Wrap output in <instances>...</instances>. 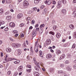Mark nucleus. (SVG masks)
Here are the masks:
<instances>
[{
    "instance_id": "1",
    "label": "nucleus",
    "mask_w": 76,
    "mask_h": 76,
    "mask_svg": "<svg viewBox=\"0 0 76 76\" xmlns=\"http://www.w3.org/2000/svg\"><path fill=\"white\" fill-rule=\"evenodd\" d=\"M23 7L24 8H27L28 7V4L29 3L28 2L26 1H24L23 2Z\"/></svg>"
},
{
    "instance_id": "2",
    "label": "nucleus",
    "mask_w": 76,
    "mask_h": 76,
    "mask_svg": "<svg viewBox=\"0 0 76 76\" xmlns=\"http://www.w3.org/2000/svg\"><path fill=\"white\" fill-rule=\"evenodd\" d=\"M37 65H36L37 66H34V68L36 70L37 72H39V69H41V68L37 63Z\"/></svg>"
},
{
    "instance_id": "3",
    "label": "nucleus",
    "mask_w": 76,
    "mask_h": 76,
    "mask_svg": "<svg viewBox=\"0 0 76 76\" xmlns=\"http://www.w3.org/2000/svg\"><path fill=\"white\" fill-rule=\"evenodd\" d=\"M36 35H37V32H36V31L33 30V31L32 34L31 35L32 37H35V36H36Z\"/></svg>"
},
{
    "instance_id": "4",
    "label": "nucleus",
    "mask_w": 76,
    "mask_h": 76,
    "mask_svg": "<svg viewBox=\"0 0 76 76\" xmlns=\"http://www.w3.org/2000/svg\"><path fill=\"white\" fill-rule=\"evenodd\" d=\"M10 26V27H11V28H13L14 27H15V23L13 22H11L9 24Z\"/></svg>"
},
{
    "instance_id": "5",
    "label": "nucleus",
    "mask_w": 76,
    "mask_h": 76,
    "mask_svg": "<svg viewBox=\"0 0 76 76\" xmlns=\"http://www.w3.org/2000/svg\"><path fill=\"white\" fill-rule=\"evenodd\" d=\"M52 0H49L48 1H46V3H45L47 4L48 5H50V4L51 3H52V1H51Z\"/></svg>"
},
{
    "instance_id": "6",
    "label": "nucleus",
    "mask_w": 76,
    "mask_h": 76,
    "mask_svg": "<svg viewBox=\"0 0 76 76\" xmlns=\"http://www.w3.org/2000/svg\"><path fill=\"white\" fill-rule=\"evenodd\" d=\"M34 74L35 76H39V73L36 71H34Z\"/></svg>"
},
{
    "instance_id": "7",
    "label": "nucleus",
    "mask_w": 76,
    "mask_h": 76,
    "mask_svg": "<svg viewBox=\"0 0 76 76\" xmlns=\"http://www.w3.org/2000/svg\"><path fill=\"white\" fill-rule=\"evenodd\" d=\"M52 57V56H51V55L50 54H48L47 55V56H46V57L47 58H51V57Z\"/></svg>"
},
{
    "instance_id": "8",
    "label": "nucleus",
    "mask_w": 76,
    "mask_h": 76,
    "mask_svg": "<svg viewBox=\"0 0 76 76\" xmlns=\"http://www.w3.org/2000/svg\"><path fill=\"white\" fill-rule=\"evenodd\" d=\"M61 12L63 15H66V10L64 9H63L61 10Z\"/></svg>"
},
{
    "instance_id": "9",
    "label": "nucleus",
    "mask_w": 76,
    "mask_h": 76,
    "mask_svg": "<svg viewBox=\"0 0 76 76\" xmlns=\"http://www.w3.org/2000/svg\"><path fill=\"white\" fill-rule=\"evenodd\" d=\"M18 19H20L21 18H22V16H23V14L21 13L19 14L18 15Z\"/></svg>"
},
{
    "instance_id": "10",
    "label": "nucleus",
    "mask_w": 76,
    "mask_h": 76,
    "mask_svg": "<svg viewBox=\"0 0 76 76\" xmlns=\"http://www.w3.org/2000/svg\"><path fill=\"white\" fill-rule=\"evenodd\" d=\"M6 51L7 53H10L11 51H12V50L9 48H8L6 49Z\"/></svg>"
},
{
    "instance_id": "11",
    "label": "nucleus",
    "mask_w": 76,
    "mask_h": 76,
    "mask_svg": "<svg viewBox=\"0 0 76 76\" xmlns=\"http://www.w3.org/2000/svg\"><path fill=\"white\" fill-rule=\"evenodd\" d=\"M34 50L36 53H37L38 51V46H35L34 47Z\"/></svg>"
},
{
    "instance_id": "12",
    "label": "nucleus",
    "mask_w": 76,
    "mask_h": 76,
    "mask_svg": "<svg viewBox=\"0 0 76 76\" xmlns=\"http://www.w3.org/2000/svg\"><path fill=\"white\" fill-rule=\"evenodd\" d=\"M16 60V59H15L14 58H7V60L8 61H12V60Z\"/></svg>"
},
{
    "instance_id": "13",
    "label": "nucleus",
    "mask_w": 76,
    "mask_h": 76,
    "mask_svg": "<svg viewBox=\"0 0 76 76\" xmlns=\"http://www.w3.org/2000/svg\"><path fill=\"white\" fill-rule=\"evenodd\" d=\"M22 70V66H20L18 67V70L19 72H21Z\"/></svg>"
},
{
    "instance_id": "14",
    "label": "nucleus",
    "mask_w": 76,
    "mask_h": 76,
    "mask_svg": "<svg viewBox=\"0 0 76 76\" xmlns=\"http://www.w3.org/2000/svg\"><path fill=\"white\" fill-rule=\"evenodd\" d=\"M39 53L40 54V57H43V54H44L43 52H42V51H41V50H40Z\"/></svg>"
},
{
    "instance_id": "15",
    "label": "nucleus",
    "mask_w": 76,
    "mask_h": 76,
    "mask_svg": "<svg viewBox=\"0 0 76 76\" xmlns=\"http://www.w3.org/2000/svg\"><path fill=\"white\" fill-rule=\"evenodd\" d=\"M12 3L11 0H7L6 1V4H10V3Z\"/></svg>"
},
{
    "instance_id": "16",
    "label": "nucleus",
    "mask_w": 76,
    "mask_h": 76,
    "mask_svg": "<svg viewBox=\"0 0 76 76\" xmlns=\"http://www.w3.org/2000/svg\"><path fill=\"white\" fill-rule=\"evenodd\" d=\"M56 36L57 38H59L60 37V36H61V34H59V33H58L56 34Z\"/></svg>"
},
{
    "instance_id": "17",
    "label": "nucleus",
    "mask_w": 76,
    "mask_h": 76,
    "mask_svg": "<svg viewBox=\"0 0 76 76\" xmlns=\"http://www.w3.org/2000/svg\"><path fill=\"white\" fill-rule=\"evenodd\" d=\"M6 19L7 20H10L12 19V16H8L6 17Z\"/></svg>"
},
{
    "instance_id": "18",
    "label": "nucleus",
    "mask_w": 76,
    "mask_h": 76,
    "mask_svg": "<svg viewBox=\"0 0 76 76\" xmlns=\"http://www.w3.org/2000/svg\"><path fill=\"white\" fill-rule=\"evenodd\" d=\"M65 58V55L63 54L61 56L59 59L60 60H61V59H62V58Z\"/></svg>"
},
{
    "instance_id": "19",
    "label": "nucleus",
    "mask_w": 76,
    "mask_h": 76,
    "mask_svg": "<svg viewBox=\"0 0 76 76\" xmlns=\"http://www.w3.org/2000/svg\"><path fill=\"white\" fill-rule=\"evenodd\" d=\"M18 56H20V54H21V53H22L21 51V50L20 49H18Z\"/></svg>"
},
{
    "instance_id": "20",
    "label": "nucleus",
    "mask_w": 76,
    "mask_h": 76,
    "mask_svg": "<svg viewBox=\"0 0 76 76\" xmlns=\"http://www.w3.org/2000/svg\"><path fill=\"white\" fill-rule=\"evenodd\" d=\"M21 46V45L19 44H17L16 45L15 48H18Z\"/></svg>"
},
{
    "instance_id": "21",
    "label": "nucleus",
    "mask_w": 76,
    "mask_h": 76,
    "mask_svg": "<svg viewBox=\"0 0 76 76\" xmlns=\"http://www.w3.org/2000/svg\"><path fill=\"white\" fill-rule=\"evenodd\" d=\"M43 32V30H42V28H40L39 30V32L40 34H42Z\"/></svg>"
},
{
    "instance_id": "22",
    "label": "nucleus",
    "mask_w": 76,
    "mask_h": 76,
    "mask_svg": "<svg viewBox=\"0 0 76 76\" xmlns=\"http://www.w3.org/2000/svg\"><path fill=\"white\" fill-rule=\"evenodd\" d=\"M51 43V42L50 41V40H47L46 41V44L47 45H49V44H50Z\"/></svg>"
},
{
    "instance_id": "23",
    "label": "nucleus",
    "mask_w": 76,
    "mask_h": 76,
    "mask_svg": "<svg viewBox=\"0 0 76 76\" xmlns=\"http://www.w3.org/2000/svg\"><path fill=\"white\" fill-rule=\"evenodd\" d=\"M69 27L71 28V29H73L74 28V26L73 25L71 24L69 26Z\"/></svg>"
},
{
    "instance_id": "24",
    "label": "nucleus",
    "mask_w": 76,
    "mask_h": 76,
    "mask_svg": "<svg viewBox=\"0 0 76 76\" xmlns=\"http://www.w3.org/2000/svg\"><path fill=\"white\" fill-rule=\"evenodd\" d=\"M3 13V9H1L0 10V14L1 15Z\"/></svg>"
},
{
    "instance_id": "25",
    "label": "nucleus",
    "mask_w": 76,
    "mask_h": 76,
    "mask_svg": "<svg viewBox=\"0 0 76 76\" xmlns=\"http://www.w3.org/2000/svg\"><path fill=\"white\" fill-rule=\"evenodd\" d=\"M61 1L64 4H65L66 3V0H61Z\"/></svg>"
},
{
    "instance_id": "26",
    "label": "nucleus",
    "mask_w": 76,
    "mask_h": 76,
    "mask_svg": "<svg viewBox=\"0 0 76 76\" xmlns=\"http://www.w3.org/2000/svg\"><path fill=\"white\" fill-rule=\"evenodd\" d=\"M76 45L75 43H74L72 46V48H75V47H76Z\"/></svg>"
},
{
    "instance_id": "27",
    "label": "nucleus",
    "mask_w": 76,
    "mask_h": 76,
    "mask_svg": "<svg viewBox=\"0 0 76 76\" xmlns=\"http://www.w3.org/2000/svg\"><path fill=\"white\" fill-rule=\"evenodd\" d=\"M39 1V0H35L34 1V3H38Z\"/></svg>"
},
{
    "instance_id": "28",
    "label": "nucleus",
    "mask_w": 76,
    "mask_h": 76,
    "mask_svg": "<svg viewBox=\"0 0 76 76\" xmlns=\"http://www.w3.org/2000/svg\"><path fill=\"white\" fill-rule=\"evenodd\" d=\"M33 61H34V63L36 65H37V62H36V59H35V58H33Z\"/></svg>"
},
{
    "instance_id": "29",
    "label": "nucleus",
    "mask_w": 76,
    "mask_h": 76,
    "mask_svg": "<svg viewBox=\"0 0 76 76\" xmlns=\"http://www.w3.org/2000/svg\"><path fill=\"white\" fill-rule=\"evenodd\" d=\"M23 47L25 48V47H26V43L25 42H24L23 43V44L22 45Z\"/></svg>"
},
{
    "instance_id": "30",
    "label": "nucleus",
    "mask_w": 76,
    "mask_h": 76,
    "mask_svg": "<svg viewBox=\"0 0 76 76\" xmlns=\"http://www.w3.org/2000/svg\"><path fill=\"white\" fill-rule=\"evenodd\" d=\"M61 52L60 51V50H58L56 51V53L57 54H60L61 53Z\"/></svg>"
},
{
    "instance_id": "31",
    "label": "nucleus",
    "mask_w": 76,
    "mask_h": 76,
    "mask_svg": "<svg viewBox=\"0 0 76 76\" xmlns=\"http://www.w3.org/2000/svg\"><path fill=\"white\" fill-rule=\"evenodd\" d=\"M58 6H60V5H61V1H59L58 2Z\"/></svg>"
},
{
    "instance_id": "32",
    "label": "nucleus",
    "mask_w": 76,
    "mask_h": 76,
    "mask_svg": "<svg viewBox=\"0 0 76 76\" xmlns=\"http://www.w3.org/2000/svg\"><path fill=\"white\" fill-rule=\"evenodd\" d=\"M45 26V25L44 24H41L40 26V28H42V27H44V26Z\"/></svg>"
},
{
    "instance_id": "33",
    "label": "nucleus",
    "mask_w": 76,
    "mask_h": 76,
    "mask_svg": "<svg viewBox=\"0 0 76 76\" xmlns=\"http://www.w3.org/2000/svg\"><path fill=\"white\" fill-rule=\"evenodd\" d=\"M18 31L16 30H14L13 31V33L14 34H18Z\"/></svg>"
},
{
    "instance_id": "34",
    "label": "nucleus",
    "mask_w": 76,
    "mask_h": 76,
    "mask_svg": "<svg viewBox=\"0 0 76 76\" xmlns=\"http://www.w3.org/2000/svg\"><path fill=\"white\" fill-rule=\"evenodd\" d=\"M73 37L74 38H76V32H75L73 34Z\"/></svg>"
},
{
    "instance_id": "35",
    "label": "nucleus",
    "mask_w": 76,
    "mask_h": 76,
    "mask_svg": "<svg viewBox=\"0 0 76 76\" xmlns=\"http://www.w3.org/2000/svg\"><path fill=\"white\" fill-rule=\"evenodd\" d=\"M16 44H15V43H12V47L16 48Z\"/></svg>"
},
{
    "instance_id": "36",
    "label": "nucleus",
    "mask_w": 76,
    "mask_h": 76,
    "mask_svg": "<svg viewBox=\"0 0 76 76\" xmlns=\"http://www.w3.org/2000/svg\"><path fill=\"white\" fill-rule=\"evenodd\" d=\"M60 66L61 67H64V64H61L60 65Z\"/></svg>"
},
{
    "instance_id": "37",
    "label": "nucleus",
    "mask_w": 76,
    "mask_h": 76,
    "mask_svg": "<svg viewBox=\"0 0 76 76\" xmlns=\"http://www.w3.org/2000/svg\"><path fill=\"white\" fill-rule=\"evenodd\" d=\"M66 69L68 70H69V71H70V70H71V69H70V68L69 66L66 67Z\"/></svg>"
},
{
    "instance_id": "38",
    "label": "nucleus",
    "mask_w": 76,
    "mask_h": 76,
    "mask_svg": "<svg viewBox=\"0 0 76 76\" xmlns=\"http://www.w3.org/2000/svg\"><path fill=\"white\" fill-rule=\"evenodd\" d=\"M32 10L34 11H36L37 10V7H34L32 9Z\"/></svg>"
},
{
    "instance_id": "39",
    "label": "nucleus",
    "mask_w": 76,
    "mask_h": 76,
    "mask_svg": "<svg viewBox=\"0 0 76 76\" xmlns=\"http://www.w3.org/2000/svg\"><path fill=\"white\" fill-rule=\"evenodd\" d=\"M49 33L50 34H51L52 35H54V33L52 31L50 32Z\"/></svg>"
},
{
    "instance_id": "40",
    "label": "nucleus",
    "mask_w": 76,
    "mask_h": 76,
    "mask_svg": "<svg viewBox=\"0 0 76 76\" xmlns=\"http://www.w3.org/2000/svg\"><path fill=\"white\" fill-rule=\"evenodd\" d=\"M26 67L28 68H31V65H27Z\"/></svg>"
},
{
    "instance_id": "41",
    "label": "nucleus",
    "mask_w": 76,
    "mask_h": 76,
    "mask_svg": "<svg viewBox=\"0 0 76 76\" xmlns=\"http://www.w3.org/2000/svg\"><path fill=\"white\" fill-rule=\"evenodd\" d=\"M44 7H45V6H44V5H42L40 7V9L42 10V9H44Z\"/></svg>"
},
{
    "instance_id": "42",
    "label": "nucleus",
    "mask_w": 76,
    "mask_h": 76,
    "mask_svg": "<svg viewBox=\"0 0 76 76\" xmlns=\"http://www.w3.org/2000/svg\"><path fill=\"white\" fill-rule=\"evenodd\" d=\"M7 74L8 75H10V74H11V71H9L7 72Z\"/></svg>"
},
{
    "instance_id": "43",
    "label": "nucleus",
    "mask_w": 76,
    "mask_h": 76,
    "mask_svg": "<svg viewBox=\"0 0 76 76\" xmlns=\"http://www.w3.org/2000/svg\"><path fill=\"white\" fill-rule=\"evenodd\" d=\"M26 70L27 72H30L31 71V69H26Z\"/></svg>"
},
{
    "instance_id": "44",
    "label": "nucleus",
    "mask_w": 76,
    "mask_h": 76,
    "mask_svg": "<svg viewBox=\"0 0 76 76\" xmlns=\"http://www.w3.org/2000/svg\"><path fill=\"white\" fill-rule=\"evenodd\" d=\"M23 26H24V24H23V23L21 24L20 25V27H22Z\"/></svg>"
},
{
    "instance_id": "45",
    "label": "nucleus",
    "mask_w": 76,
    "mask_h": 76,
    "mask_svg": "<svg viewBox=\"0 0 76 76\" xmlns=\"http://www.w3.org/2000/svg\"><path fill=\"white\" fill-rule=\"evenodd\" d=\"M63 72L62 71H59L58 72V73H63Z\"/></svg>"
},
{
    "instance_id": "46",
    "label": "nucleus",
    "mask_w": 76,
    "mask_h": 76,
    "mask_svg": "<svg viewBox=\"0 0 76 76\" xmlns=\"http://www.w3.org/2000/svg\"><path fill=\"white\" fill-rule=\"evenodd\" d=\"M5 31H7L8 30H9V28H8V27H7L6 28L4 29Z\"/></svg>"
},
{
    "instance_id": "47",
    "label": "nucleus",
    "mask_w": 76,
    "mask_h": 76,
    "mask_svg": "<svg viewBox=\"0 0 76 76\" xmlns=\"http://www.w3.org/2000/svg\"><path fill=\"white\" fill-rule=\"evenodd\" d=\"M18 74V72H16L15 73L14 76H17Z\"/></svg>"
},
{
    "instance_id": "48",
    "label": "nucleus",
    "mask_w": 76,
    "mask_h": 76,
    "mask_svg": "<svg viewBox=\"0 0 76 76\" xmlns=\"http://www.w3.org/2000/svg\"><path fill=\"white\" fill-rule=\"evenodd\" d=\"M74 10H75L73 12V14L74 13H75V12H76V7H75L74 8Z\"/></svg>"
},
{
    "instance_id": "49",
    "label": "nucleus",
    "mask_w": 76,
    "mask_h": 76,
    "mask_svg": "<svg viewBox=\"0 0 76 76\" xmlns=\"http://www.w3.org/2000/svg\"><path fill=\"white\" fill-rule=\"evenodd\" d=\"M30 19H31V18H30V17H28L27 18L26 20L27 21H28V20H30Z\"/></svg>"
},
{
    "instance_id": "50",
    "label": "nucleus",
    "mask_w": 76,
    "mask_h": 76,
    "mask_svg": "<svg viewBox=\"0 0 76 76\" xmlns=\"http://www.w3.org/2000/svg\"><path fill=\"white\" fill-rule=\"evenodd\" d=\"M67 43H66V44H65L63 45V47H67Z\"/></svg>"
},
{
    "instance_id": "51",
    "label": "nucleus",
    "mask_w": 76,
    "mask_h": 76,
    "mask_svg": "<svg viewBox=\"0 0 76 76\" xmlns=\"http://www.w3.org/2000/svg\"><path fill=\"white\" fill-rule=\"evenodd\" d=\"M65 64H69V62L68 61H66L65 62Z\"/></svg>"
},
{
    "instance_id": "52",
    "label": "nucleus",
    "mask_w": 76,
    "mask_h": 76,
    "mask_svg": "<svg viewBox=\"0 0 76 76\" xmlns=\"http://www.w3.org/2000/svg\"><path fill=\"white\" fill-rule=\"evenodd\" d=\"M10 40V41H14V40L13 39L11 38H9Z\"/></svg>"
},
{
    "instance_id": "53",
    "label": "nucleus",
    "mask_w": 76,
    "mask_h": 76,
    "mask_svg": "<svg viewBox=\"0 0 76 76\" xmlns=\"http://www.w3.org/2000/svg\"><path fill=\"white\" fill-rule=\"evenodd\" d=\"M0 23L1 25H3V24H4V21H2Z\"/></svg>"
},
{
    "instance_id": "54",
    "label": "nucleus",
    "mask_w": 76,
    "mask_h": 76,
    "mask_svg": "<svg viewBox=\"0 0 76 76\" xmlns=\"http://www.w3.org/2000/svg\"><path fill=\"white\" fill-rule=\"evenodd\" d=\"M23 37H24V35H23V34L22 33L21 34V38H23Z\"/></svg>"
},
{
    "instance_id": "55",
    "label": "nucleus",
    "mask_w": 76,
    "mask_h": 76,
    "mask_svg": "<svg viewBox=\"0 0 76 76\" xmlns=\"http://www.w3.org/2000/svg\"><path fill=\"white\" fill-rule=\"evenodd\" d=\"M50 72H53L54 71V69L53 68H50Z\"/></svg>"
},
{
    "instance_id": "56",
    "label": "nucleus",
    "mask_w": 76,
    "mask_h": 76,
    "mask_svg": "<svg viewBox=\"0 0 76 76\" xmlns=\"http://www.w3.org/2000/svg\"><path fill=\"white\" fill-rule=\"evenodd\" d=\"M8 56V55H6V57L5 58V60H6V61H7V57Z\"/></svg>"
},
{
    "instance_id": "57",
    "label": "nucleus",
    "mask_w": 76,
    "mask_h": 76,
    "mask_svg": "<svg viewBox=\"0 0 76 76\" xmlns=\"http://www.w3.org/2000/svg\"><path fill=\"white\" fill-rule=\"evenodd\" d=\"M3 52H1V57H3Z\"/></svg>"
},
{
    "instance_id": "58",
    "label": "nucleus",
    "mask_w": 76,
    "mask_h": 76,
    "mask_svg": "<svg viewBox=\"0 0 76 76\" xmlns=\"http://www.w3.org/2000/svg\"><path fill=\"white\" fill-rule=\"evenodd\" d=\"M19 35V34H16L14 35V37H18Z\"/></svg>"
},
{
    "instance_id": "59",
    "label": "nucleus",
    "mask_w": 76,
    "mask_h": 76,
    "mask_svg": "<svg viewBox=\"0 0 76 76\" xmlns=\"http://www.w3.org/2000/svg\"><path fill=\"white\" fill-rule=\"evenodd\" d=\"M56 28L57 27H56V26H54L53 27V29L54 30H56Z\"/></svg>"
},
{
    "instance_id": "60",
    "label": "nucleus",
    "mask_w": 76,
    "mask_h": 76,
    "mask_svg": "<svg viewBox=\"0 0 76 76\" xmlns=\"http://www.w3.org/2000/svg\"><path fill=\"white\" fill-rule=\"evenodd\" d=\"M44 11L45 12H47V9L45 8L44 10Z\"/></svg>"
},
{
    "instance_id": "61",
    "label": "nucleus",
    "mask_w": 76,
    "mask_h": 76,
    "mask_svg": "<svg viewBox=\"0 0 76 76\" xmlns=\"http://www.w3.org/2000/svg\"><path fill=\"white\" fill-rule=\"evenodd\" d=\"M31 23H33V24H34V23H35V20H32V21H31Z\"/></svg>"
},
{
    "instance_id": "62",
    "label": "nucleus",
    "mask_w": 76,
    "mask_h": 76,
    "mask_svg": "<svg viewBox=\"0 0 76 76\" xmlns=\"http://www.w3.org/2000/svg\"><path fill=\"white\" fill-rule=\"evenodd\" d=\"M39 26V25H38V24H37L35 26V28H37V27H38V26Z\"/></svg>"
},
{
    "instance_id": "63",
    "label": "nucleus",
    "mask_w": 76,
    "mask_h": 76,
    "mask_svg": "<svg viewBox=\"0 0 76 76\" xmlns=\"http://www.w3.org/2000/svg\"><path fill=\"white\" fill-rule=\"evenodd\" d=\"M27 58L28 60H30V58H29V56H28L27 57Z\"/></svg>"
},
{
    "instance_id": "64",
    "label": "nucleus",
    "mask_w": 76,
    "mask_h": 76,
    "mask_svg": "<svg viewBox=\"0 0 76 76\" xmlns=\"http://www.w3.org/2000/svg\"><path fill=\"white\" fill-rule=\"evenodd\" d=\"M74 18H76V13H75V14H74Z\"/></svg>"
}]
</instances>
